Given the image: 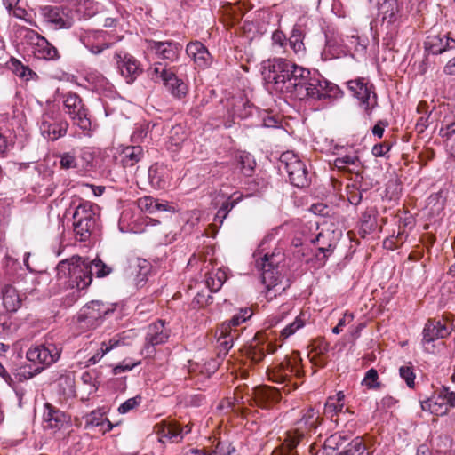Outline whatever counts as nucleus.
<instances>
[{
	"label": "nucleus",
	"instance_id": "obj_35",
	"mask_svg": "<svg viewBox=\"0 0 455 455\" xmlns=\"http://www.w3.org/2000/svg\"><path fill=\"white\" fill-rule=\"evenodd\" d=\"M131 268L136 285H143L150 271V264L145 259H137Z\"/></svg>",
	"mask_w": 455,
	"mask_h": 455
},
{
	"label": "nucleus",
	"instance_id": "obj_46",
	"mask_svg": "<svg viewBox=\"0 0 455 455\" xmlns=\"http://www.w3.org/2000/svg\"><path fill=\"white\" fill-rule=\"evenodd\" d=\"M74 232L76 238L81 242L86 241L91 235L92 225H87L81 222L74 221Z\"/></svg>",
	"mask_w": 455,
	"mask_h": 455
},
{
	"label": "nucleus",
	"instance_id": "obj_7",
	"mask_svg": "<svg viewBox=\"0 0 455 455\" xmlns=\"http://www.w3.org/2000/svg\"><path fill=\"white\" fill-rule=\"evenodd\" d=\"M61 349L53 343L36 345L31 347L27 352V359L36 367L34 371H28L26 379L32 378L41 372L46 366L57 362L60 356Z\"/></svg>",
	"mask_w": 455,
	"mask_h": 455
},
{
	"label": "nucleus",
	"instance_id": "obj_27",
	"mask_svg": "<svg viewBox=\"0 0 455 455\" xmlns=\"http://www.w3.org/2000/svg\"><path fill=\"white\" fill-rule=\"evenodd\" d=\"M332 165L339 171L351 173H358L361 170V162L356 153L337 157Z\"/></svg>",
	"mask_w": 455,
	"mask_h": 455
},
{
	"label": "nucleus",
	"instance_id": "obj_60",
	"mask_svg": "<svg viewBox=\"0 0 455 455\" xmlns=\"http://www.w3.org/2000/svg\"><path fill=\"white\" fill-rule=\"evenodd\" d=\"M148 134V129L143 126L138 127L132 135V140L133 142H140Z\"/></svg>",
	"mask_w": 455,
	"mask_h": 455
},
{
	"label": "nucleus",
	"instance_id": "obj_11",
	"mask_svg": "<svg viewBox=\"0 0 455 455\" xmlns=\"http://www.w3.org/2000/svg\"><path fill=\"white\" fill-rule=\"evenodd\" d=\"M453 331V326L446 319H430L423 330L422 343L427 351H430L428 345L439 339L447 338Z\"/></svg>",
	"mask_w": 455,
	"mask_h": 455
},
{
	"label": "nucleus",
	"instance_id": "obj_48",
	"mask_svg": "<svg viewBox=\"0 0 455 455\" xmlns=\"http://www.w3.org/2000/svg\"><path fill=\"white\" fill-rule=\"evenodd\" d=\"M117 345H118V341L117 340L110 339L109 340V345H108L105 342H103L101 344L100 351H98L93 356H92L89 359V363L91 364L97 363L103 357V355L105 354H107L108 351H110L113 347H116Z\"/></svg>",
	"mask_w": 455,
	"mask_h": 455
},
{
	"label": "nucleus",
	"instance_id": "obj_17",
	"mask_svg": "<svg viewBox=\"0 0 455 455\" xmlns=\"http://www.w3.org/2000/svg\"><path fill=\"white\" fill-rule=\"evenodd\" d=\"M425 48L432 54H442L455 49V39L450 36V33L430 35L425 41Z\"/></svg>",
	"mask_w": 455,
	"mask_h": 455
},
{
	"label": "nucleus",
	"instance_id": "obj_13",
	"mask_svg": "<svg viewBox=\"0 0 455 455\" xmlns=\"http://www.w3.org/2000/svg\"><path fill=\"white\" fill-rule=\"evenodd\" d=\"M44 21L54 29H68L73 25V19L60 6H44L41 8Z\"/></svg>",
	"mask_w": 455,
	"mask_h": 455
},
{
	"label": "nucleus",
	"instance_id": "obj_4",
	"mask_svg": "<svg viewBox=\"0 0 455 455\" xmlns=\"http://www.w3.org/2000/svg\"><path fill=\"white\" fill-rule=\"evenodd\" d=\"M268 379L276 383H291L292 389H296L299 386L295 379H299L303 375L301 368V358L297 352L292 353L290 356L286 357L279 365L273 369H267ZM286 384L283 388L287 393L291 392V388L288 387Z\"/></svg>",
	"mask_w": 455,
	"mask_h": 455
},
{
	"label": "nucleus",
	"instance_id": "obj_3",
	"mask_svg": "<svg viewBox=\"0 0 455 455\" xmlns=\"http://www.w3.org/2000/svg\"><path fill=\"white\" fill-rule=\"evenodd\" d=\"M320 423L319 412L309 407L303 413L301 419L295 423L294 427L285 433L282 445L274 450L272 455H298L295 450L296 446L309 431L315 429Z\"/></svg>",
	"mask_w": 455,
	"mask_h": 455
},
{
	"label": "nucleus",
	"instance_id": "obj_40",
	"mask_svg": "<svg viewBox=\"0 0 455 455\" xmlns=\"http://www.w3.org/2000/svg\"><path fill=\"white\" fill-rule=\"evenodd\" d=\"M148 72L152 76L153 79L160 80L163 83L171 79L175 80V74L172 71L166 69L161 63L155 64L154 67H151L148 69Z\"/></svg>",
	"mask_w": 455,
	"mask_h": 455
},
{
	"label": "nucleus",
	"instance_id": "obj_43",
	"mask_svg": "<svg viewBox=\"0 0 455 455\" xmlns=\"http://www.w3.org/2000/svg\"><path fill=\"white\" fill-rule=\"evenodd\" d=\"M399 375L405 381L408 387L414 388L416 374L414 367L411 363H405L399 368Z\"/></svg>",
	"mask_w": 455,
	"mask_h": 455
},
{
	"label": "nucleus",
	"instance_id": "obj_44",
	"mask_svg": "<svg viewBox=\"0 0 455 455\" xmlns=\"http://www.w3.org/2000/svg\"><path fill=\"white\" fill-rule=\"evenodd\" d=\"M289 45L296 54L304 53L305 46L302 41V34L299 28H293L289 38Z\"/></svg>",
	"mask_w": 455,
	"mask_h": 455
},
{
	"label": "nucleus",
	"instance_id": "obj_38",
	"mask_svg": "<svg viewBox=\"0 0 455 455\" xmlns=\"http://www.w3.org/2000/svg\"><path fill=\"white\" fill-rule=\"evenodd\" d=\"M345 395L342 391L338 392L334 396H330L325 403V413L338 414L344 408Z\"/></svg>",
	"mask_w": 455,
	"mask_h": 455
},
{
	"label": "nucleus",
	"instance_id": "obj_20",
	"mask_svg": "<svg viewBox=\"0 0 455 455\" xmlns=\"http://www.w3.org/2000/svg\"><path fill=\"white\" fill-rule=\"evenodd\" d=\"M186 52L199 68L205 69L212 64V58L211 53L199 41L188 43L186 47Z\"/></svg>",
	"mask_w": 455,
	"mask_h": 455
},
{
	"label": "nucleus",
	"instance_id": "obj_33",
	"mask_svg": "<svg viewBox=\"0 0 455 455\" xmlns=\"http://www.w3.org/2000/svg\"><path fill=\"white\" fill-rule=\"evenodd\" d=\"M250 108L247 100L241 96L233 97L228 105V111L234 117H247L251 114Z\"/></svg>",
	"mask_w": 455,
	"mask_h": 455
},
{
	"label": "nucleus",
	"instance_id": "obj_28",
	"mask_svg": "<svg viewBox=\"0 0 455 455\" xmlns=\"http://www.w3.org/2000/svg\"><path fill=\"white\" fill-rule=\"evenodd\" d=\"M84 44L94 54L100 53L108 45L105 42L104 32L90 31L83 36Z\"/></svg>",
	"mask_w": 455,
	"mask_h": 455
},
{
	"label": "nucleus",
	"instance_id": "obj_61",
	"mask_svg": "<svg viewBox=\"0 0 455 455\" xmlns=\"http://www.w3.org/2000/svg\"><path fill=\"white\" fill-rule=\"evenodd\" d=\"M273 44L282 47L285 42V36L282 31H275L272 36Z\"/></svg>",
	"mask_w": 455,
	"mask_h": 455
},
{
	"label": "nucleus",
	"instance_id": "obj_32",
	"mask_svg": "<svg viewBox=\"0 0 455 455\" xmlns=\"http://www.w3.org/2000/svg\"><path fill=\"white\" fill-rule=\"evenodd\" d=\"M21 299L17 290L7 285L3 291V305L9 312H16L21 306Z\"/></svg>",
	"mask_w": 455,
	"mask_h": 455
},
{
	"label": "nucleus",
	"instance_id": "obj_52",
	"mask_svg": "<svg viewBox=\"0 0 455 455\" xmlns=\"http://www.w3.org/2000/svg\"><path fill=\"white\" fill-rule=\"evenodd\" d=\"M304 326V321L297 316L293 323L287 325L281 332V337L284 339L294 334L299 329Z\"/></svg>",
	"mask_w": 455,
	"mask_h": 455
},
{
	"label": "nucleus",
	"instance_id": "obj_47",
	"mask_svg": "<svg viewBox=\"0 0 455 455\" xmlns=\"http://www.w3.org/2000/svg\"><path fill=\"white\" fill-rule=\"evenodd\" d=\"M239 163L241 172L245 176H251L255 165V162L251 156L249 154L243 153L239 156Z\"/></svg>",
	"mask_w": 455,
	"mask_h": 455
},
{
	"label": "nucleus",
	"instance_id": "obj_39",
	"mask_svg": "<svg viewBox=\"0 0 455 455\" xmlns=\"http://www.w3.org/2000/svg\"><path fill=\"white\" fill-rule=\"evenodd\" d=\"M172 96L181 99L188 93L187 84L175 76V80L171 79L163 83Z\"/></svg>",
	"mask_w": 455,
	"mask_h": 455
},
{
	"label": "nucleus",
	"instance_id": "obj_63",
	"mask_svg": "<svg viewBox=\"0 0 455 455\" xmlns=\"http://www.w3.org/2000/svg\"><path fill=\"white\" fill-rule=\"evenodd\" d=\"M443 71L447 75L455 76V57L446 63L443 68Z\"/></svg>",
	"mask_w": 455,
	"mask_h": 455
},
{
	"label": "nucleus",
	"instance_id": "obj_29",
	"mask_svg": "<svg viewBox=\"0 0 455 455\" xmlns=\"http://www.w3.org/2000/svg\"><path fill=\"white\" fill-rule=\"evenodd\" d=\"M44 422L45 427L60 428L66 420L64 413L49 403L44 404Z\"/></svg>",
	"mask_w": 455,
	"mask_h": 455
},
{
	"label": "nucleus",
	"instance_id": "obj_36",
	"mask_svg": "<svg viewBox=\"0 0 455 455\" xmlns=\"http://www.w3.org/2000/svg\"><path fill=\"white\" fill-rule=\"evenodd\" d=\"M345 442V438L340 434H333L330 435L323 443V450H318L315 451V447L312 445L310 447V453L312 455H320L324 454L326 451H335L339 449Z\"/></svg>",
	"mask_w": 455,
	"mask_h": 455
},
{
	"label": "nucleus",
	"instance_id": "obj_62",
	"mask_svg": "<svg viewBox=\"0 0 455 455\" xmlns=\"http://www.w3.org/2000/svg\"><path fill=\"white\" fill-rule=\"evenodd\" d=\"M445 147L451 156L455 158V136H453V138L451 137L445 141Z\"/></svg>",
	"mask_w": 455,
	"mask_h": 455
},
{
	"label": "nucleus",
	"instance_id": "obj_49",
	"mask_svg": "<svg viewBox=\"0 0 455 455\" xmlns=\"http://www.w3.org/2000/svg\"><path fill=\"white\" fill-rule=\"evenodd\" d=\"M13 72L20 77L28 80L35 73L17 60H12Z\"/></svg>",
	"mask_w": 455,
	"mask_h": 455
},
{
	"label": "nucleus",
	"instance_id": "obj_10",
	"mask_svg": "<svg viewBox=\"0 0 455 455\" xmlns=\"http://www.w3.org/2000/svg\"><path fill=\"white\" fill-rule=\"evenodd\" d=\"M64 109L76 125L79 126L84 131L91 129V120L88 116V110L82 99L76 93L69 92L66 95Z\"/></svg>",
	"mask_w": 455,
	"mask_h": 455
},
{
	"label": "nucleus",
	"instance_id": "obj_56",
	"mask_svg": "<svg viewBox=\"0 0 455 455\" xmlns=\"http://www.w3.org/2000/svg\"><path fill=\"white\" fill-rule=\"evenodd\" d=\"M60 164L62 169L76 168L77 163L75 156L71 153H64L60 156Z\"/></svg>",
	"mask_w": 455,
	"mask_h": 455
},
{
	"label": "nucleus",
	"instance_id": "obj_12",
	"mask_svg": "<svg viewBox=\"0 0 455 455\" xmlns=\"http://www.w3.org/2000/svg\"><path fill=\"white\" fill-rule=\"evenodd\" d=\"M309 76L310 71L307 69V74L303 75L305 77L302 79L299 78L296 81L297 84L295 88H291L290 93L299 100L307 97L321 99L324 95L322 91V84L318 79L312 78Z\"/></svg>",
	"mask_w": 455,
	"mask_h": 455
},
{
	"label": "nucleus",
	"instance_id": "obj_8",
	"mask_svg": "<svg viewBox=\"0 0 455 455\" xmlns=\"http://www.w3.org/2000/svg\"><path fill=\"white\" fill-rule=\"evenodd\" d=\"M279 169L284 171L292 185L302 188L307 184V171L299 157L292 151L280 156Z\"/></svg>",
	"mask_w": 455,
	"mask_h": 455
},
{
	"label": "nucleus",
	"instance_id": "obj_21",
	"mask_svg": "<svg viewBox=\"0 0 455 455\" xmlns=\"http://www.w3.org/2000/svg\"><path fill=\"white\" fill-rule=\"evenodd\" d=\"M170 337V330L165 326V323L159 320L148 327L146 335V346H156L165 343Z\"/></svg>",
	"mask_w": 455,
	"mask_h": 455
},
{
	"label": "nucleus",
	"instance_id": "obj_25",
	"mask_svg": "<svg viewBox=\"0 0 455 455\" xmlns=\"http://www.w3.org/2000/svg\"><path fill=\"white\" fill-rule=\"evenodd\" d=\"M420 405L423 411H427L437 416H443L449 411L445 398L443 397L440 391L435 393L432 397L422 401Z\"/></svg>",
	"mask_w": 455,
	"mask_h": 455
},
{
	"label": "nucleus",
	"instance_id": "obj_15",
	"mask_svg": "<svg viewBox=\"0 0 455 455\" xmlns=\"http://www.w3.org/2000/svg\"><path fill=\"white\" fill-rule=\"evenodd\" d=\"M68 124L66 121L57 120L53 114L44 113L42 116L40 131L42 135L49 140H56L67 132Z\"/></svg>",
	"mask_w": 455,
	"mask_h": 455
},
{
	"label": "nucleus",
	"instance_id": "obj_9",
	"mask_svg": "<svg viewBox=\"0 0 455 455\" xmlns=\"http://www.w3.org/2000/svg\"><path fill=\"white\" fill-rule=\"evenodd\" d=\"M114 309L113 305L100 300H92L82 307L77 321L82 328H94Z\"/></svg>",
	"mask_w": 455,
	"mask_h": 455
},
{
	"label": "nucleus",
	"instance_id": "obj_55",
	"mask_svg": "<svg viewBox=\"0 0 455 455\" xmlns=\"http://www.w3.org/2000/svg\"><path fill=\"white\" fill-rule=\"evenodd\" d=\"M141 403V396L136 395L132 398H130L126 400L124 403H123L119 408L118 411L122 414L128 412L129 411L134 409Z\"/></svg>",
	"mask_w": 455,
	"mask_h": 455
},
{
	"label": "nucleus",
	"instance_id": "obj_30",
	"mask_svg": "<svg viewBox=\"0 0 455 455\" xmlns=\"http://www.w3.org/2000/svg\"><path fill=\"white\" fill-rule=\"evenodd\" d=\"M94 208L95 205L90 202L80 204L73 214L74 221L94 226Z\"/></svg>",
	"mask_w": 455,
	"mask_h": 455
},
{
	"label": "nucleus",
	"instance_id": "obj_57",
	"mask_svg": "<svg viewBox=\"0 0 455 455\" xmlns=\"http://www.w3.org/2000/svg\"><path fill=\"white\" fill-rule=\"evenodd\" d=\"M403 232L399 231V233L395 238L390 237V238L386 239L384 241L385 248L393 250V249L398 247L400 244H403Z\"/></svg>",
	"mask_w": 455,
	"mask_h": 455
},
{
	"label": "nucleus",
	"instance_id": "obj_41",
	"mask_svg": "<svg viewBox=\"0 0 455 455\" xmlns=\"http://www.w3.org/2000/svg\"><path fill=\"white\" fill-rule=\"evenodd\" d=\"M440 135L445 141L455 136V114L451 113L444 116L440 129Z\"/></svg>",
	"mask_w": 455,
	"mask_h": 455
},
{
	"label": "nucleus",
	"instance_id": "obj_23",
	"mask_svg": "<svg viewBox=\"0 0 455 455\" xmlns=\"http://www.w3.org/2000/svg\"><path fill=\"white\" fill-rule=\"evenodd\" d=\"M253 398L260 407H270L280 400V393L276 388L262 386L253 389Z\"/></svg>",
	"mask_w": 455,
	"mask_h": 455
},
{
	"label": "nucleus",
	"instance_id": "obj_37",
	"mask_svg": "<svg viewBox=\"0 0 455 455\" xmlns=\"http://www.w3.org/2000/svg\"><path fill=\"white\" fill-rule=\"evenodd\" d=\"M227 273L223 269H217L208 274L206 284L211 291L217 292L220 290L224 283L227 281Z\"/></svg>",
	"mask_w": 455,
	"mask_h": 455
},
{
	"label": "nucleus",
	"instance_id": "obj_59",
	"mask_svg": "<svg viewBox=\"0 0 455 455\" xmlns=\"http://www.w3.org/2000/svg\"><path fill=\"white\" fill-rule=\"evenodd\" d=\"M443 398H445L446 405H448V409L455 406V392H451L447 388H443L440 390Z\"/></svg>",
	"mask_w": 455,
	"mask_h": 455
},
{
	"label": "nucleus",
	"instance_id": "obj_34",
	"mask_svg": "<svg viewBox=\"0 0 455 455\" xmlns=\"http://www.w3.org/2000/svg\"><path fill=\"white\" fill-rule=\"evenodd\" d=\"M149 182L155 188L164 189L168 184L166 171L164 168L153 165L148 170Z\"/></svg>",
	"mask_w": 455,
	"mask_h": 455
},
{
	"label": "nucleus",
	"instance_id": "obj_24",
	"mask_svg": "<svg viewBox=\"0 0 455 455\" xmlns=\"http://www.w3.org/2000/svg\"><path fill=\"white\" fill-rule=\"evenodd\" d=\"M311 349L308 352L310 362L318 367H323L326 364V355L329 351V344L324 339H316L310 345Z\"/></svg>",
	"mask_w": 455,
	"mask_h": 455
},
{
	"label": "nucleus",
	"instance_id": "obj_26",
	"mask_svg": "<svg viewBox=\"0 0 455 455\" xmlns=\"http://www.w3.org/2000/svg\"><path fill=\"white\" fill-rule=\"evenodd\" d=\"M347 87L351 92L363 104L369 106V100L371 93V85L363 78H357L347 82Z\"/></svg>",
	"mask_w": 455,
	"mask_h": 455
},
{
	"label": "nucleus",
	"instance_id": "obj_51",
	"mask_svg": "<svg viewBox=\"0 0 455 455\" xmlns=\"http://www.w3.org/2000/svg\"><path fill=\"white\" fill-rule=\"evenodd\" d=\"M87 422L92 426H101L106 423L107 427L104 429V433L108 432L113 428L112 423L108 419L103 418L101 415H99L94 411L90 414Z\"/></svg>",
	"mask_w": 455,
	"mask_h": 455
},
{
	"label": "nucleus",
	"instance_id": "obj_6",
	"mask_svg": "<svg viewBox=\"0 0 455 455\" xmlns=\"http://www.w3.org/2000/svg\"><path fill=\"white\" fill-rule=\"evenodd\" d=\"M251 308L241 309L228 322H224L216 331L218 342V355L225 356L234 345V340L239 337V331L236 329L241 323L252 316Z\"/></svg>",
	"mask_w": 455,
	"mask_h": 455
},
{
	"label": "nucleus",
	"instance_id": "obj_1",
	"mask_svg": "<svg viewBox=\"0 0 455 455\" xmlns=\"http://www.w3.org/2000/svg\"><path fill=\"white\" fill-rule=\"evenodd\" d=\"M92 268L95 269L98 278L105 277L112 272V268L101 259L89 260L87 258L80 256H73L60 261L56 270L59 280H64L68 287L84 290L92 282Z\"/></svg>",
	"mask_w": 455,
	"mask_h": 455
},
{
	"label": "nucleus",
	"instance_id": "obj_19",
	"mask_svg": "<svg viewBox=\"0 0 455 455\" xmlns=\"http://www.w3.org/2000/svg\"><path fill=\"white\" fill-rule=\"evenodd\" d=\"M147 50L154 52L158 58L175 60L181 49L179 44L172 42L147 41Z\"/></svg>",
	"mask_w": 455,
	"mask_h": 455
},
{
	"label": "nucleus",
	"instance_id": "obj_14",
	"mask_svg": "<svg viewBox=\"0 0 455 455\" xmlns=\"http://www.w3.org/2000/svg\"><path fill=\"white\" fill-rule=\"evenodd\" d=\"M26 37L33 44V54L43 60H56L59 58L58 50L47 39L38 33L27 29Z\"/></svg>",
	"mask_w": 455,
	"mask_h": 455
},
{
	"label": "nucleus",
	"instance_id": "obj_5",
	"mask_svg": "<svg viewBox=\"0 0 455 455\" xmlns=\"http://www.w3.org/2000/svg\"><path fill=\"white\" fill-rule=\"evenodd\" d=\"M283 260V255L280 252L265 254L263 257L256 259V268L261 272L262 282L268 291L276 289L278 286L281 291H284L286 286H282L283 268L281 262ZM276 291H279L277 289Z\"/></svg>",
	"mask_w": 455,
	"mask_h": 455
},
{
	"label": "nucleus",
	"instance_id": "obj_53",
	"mask_svg": "<svg viewBox=\"0 0 455 455\" xmlns=\"http://www.w3.org/2000/svg\"><path fill=\"white\" fill-rule=\"evenodd\" d=\"M378 371L375 369L371 368L366 372L363 383L369 388H378L380 386L379 383L378 382Z\"/></svg>",
	"mask_w": 455,
	"mask_h": 455
},
{
	"label": "nucleus",
	"instance_id": "obj_42",
	"mask_svg": "<svg viewBox=\"0 0 455 455\" xmlns=\"http://www.w3.org/2000/svg\"><path fill=\"white\" fill-rule=\"evenodd\" d=\"M337 455H370L363 440L359 437L354 439L347 448Z\"/></svg>",
	"mask_w": 455,
	"mask_h": 455
},
{
	"label": "nucleus",
	"instance_id": "obj_54",
	"mask_svg": "<svg viewBox=\"0 0 455 455\" xmlns=\"http://www.w3.org/2000/svg\"><path fill=\"white\" fill-rule=\"evenodd\" d=\"M155 200L152 196H143L138 200L137 204L142 212L154 214Z\"/></svg>",
	"mask_w": 455,
	"mask_h": 455
},
{
	"label": "nucleus",
	"instance_id": "obj_2",
	"mask_svg": "<svg viewBox=\"0 0 455 455\" xmlns=\"http://www.w3.org/2000/svg\"><path fill=\"white\" fill-rule=\"evenodd\" d=\"M306 74L307 69L282 58L268 60L262 71L263 78L271 89L283 93L291 92L297 84L296 81Z\"/></svg>",
	"mask_w": 455,
	"mask_h": 455
},
{
	"label": "nucleus",
	"instance_id": "obj_45",
	"mask_svg": "<svg viewBox=\"0 0 455 455\" xmlns=\"http://www.w3.org/2000/svg\"><path fill=\"white\" fill-rule=\"evenodd\" d=\"M242 196H239L236 198L229 197L227 201H225L221 207L218 210L216 213V219H220V221L222 222L228 212L242 200Z\"/></svg>",
	"mask_w": 455,
	"mask_h": 455
},
{
	"label": "nucleus",
	"instance_id": "obj_18",
	"mask_svg": "<svg viewBox=\"0 0 455 455\" xmlns=\"http://www.w3.org/2000/svg\"><path fill=\"white\" fill-rule=\"evenodd\" d=\"M155 432L158 435V441L164 443L165 441L179 443L183 439V430L175 421H162L155 426Z\"/></svg>",
	"mask_w": 455,
	"mask_h": 455
},
{
	"label": "nucleus",
	"instance_id": "obj_22",
	"mask_svg": "<svg viewBox=\"0 0 455 455\" xmlns=\"http://www.w3.org/2000/svg\"><path fill=\"white\" fill-rule=\"evenodd\" d=\"M379 15L381 16L383 23L393 25L401 17V5L398 0H384L377 2Z\"/></svg>",
	"mask_w": 455,
	"mask_h": 455
},
{
	"label": "nucleus",
	"instance_id": "obj_64",
	"mask_svg": "<svg viewBox=\"0 0 455 455\" xmlns=\"http://www.w3.org/2000/svg\"><path fill=\"white\" fill-rule=\"evenodd\" d=\"M354 320V315L352 313H345L343 317L339 319L338 324L343 329L344 326L349 324Z\"/></svg>",
	"mask_w": 455,
	"mask_h": 455
},
{
	"label": "nucleus",
	"instance_id": "obj_31",
	"mask_svg": "<svg viewBox=\"0 0 455 455\" xmlns=\"http://www.w3.org/2000/svg\"><path fill=\"white\" fill-rule=\"evenodd\" d=\"M144 152L140 146L126 147L121 154V163L124 168L132 167L143 157Z\"/></svg>",
	"mask_w": 455,
	"mask_h": 455
},
{
	"label": "nucleus",
	"instance_id": "obj_50",
	"mask_svg": "<svg viewBox=\"0 0 455 455\" xmlns=\"http://www.w3.org/2000/svg\"><path fill=\"white\" fill-rule=\"evenodd\" d=\"M266 352L263 346H251L247 351L248 358L254 363H259L265 357Z\"/></svg>",
	"mask_w": 455,
	"mask_h": 455
},
{
	"label": "nucleus",
	"instance_id": "obj_16",
	"mask_svg": "<svg viewBox=\"0 0 455 455\" xmlns=\"http://www.w3.org/2000/svg\"><path fill=\"white\" fill-rule=\"evenodd\" d=\"M117 68L127 83H132L141 73L139 61L132 55L119 52L115 54Z\"/></svg>",
	"mask_w": 455,
	"mask_h": 455
},
{
	"label": "nucleus",
	"instance_id": "obj_58",
	"mask_svg": "<svg viewBox=\"0 0 455 455\" xmlns=\"http://www.w3.org/2000/svg\"><path fill=\"white\" fill-rule=\"evenodd\" d=\"M390 150V145L388 143L377 144L372 148V154L375 156H384Z\"/></svg>",
	"mask_w": 455,
	"mask_h": 455
}]
</instances>
